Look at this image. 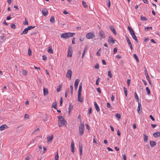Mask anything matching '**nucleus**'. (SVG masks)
Instances as JSON below:
<instances>
[{"label": "nucleus", "mask_w": 160, "mask_h": 160, "mask_svg": "<svg viewBox=\"0 0 160 160\" xmlns=\"http://www.w3.org/2000/svg\"><path fill=\"white\" fill-rule=\"evenodd\" d=\"M58 126L60 127L62 126H66L67 124V122L61 116H58Z\"/></svg>", "instance_id": "1"}, {"label": "nucleus", "mask_w": 160, "mask_h": 160, "mask_svg": "<svg viewBox=\"0 0 160 160\" xmlns=\"http://www.w3.org/2000/svg\"><path fill=\"white\" fill-rule=\"evenodd\" d=\"M74 35V33H65L61 34L60 36L61 38H65L72 37Z\"/></svg>", "instance_id": "2"}, {"label": "nucleus", "mask_w": 160, "mask_h": 160, "mask_svg": "<svg viewBox=\"0 0 160 160\" xmlns=\"http://www.w3.org/2000/svg\"><path fill=\"white\" fill-rule=\"evenodd\" d=\"M79 134L81 136H82L83 134L84 126V124L82 123V122H81V120L80 125L79 126Z\"/></svg>", "instance_id": "3"}, {"label": "nucleus", "mask_w": 160, "mask_h": 160, "mask_svg": "<svg viewBox=\"0 0 160 160\" xmlns=\"http://www.w3.org/2000/svg\"><path fill=\"white\" fill-rule=\"evenodd\" d=\"M95 35L93 33L90 32L86 35V37L88 39H91L94 38Z\"/></svg>", "instance_id": "4"}, {"label": "nucleus", "mask_w": 160, "mask_h": 160, "mask_svg": "<svg viewBox=\"0 0 160 160\" xmlns=\"http://www.w3.org/2000/svg\"><path fill=\"white\" fill-rule=\"evenodd\" d=\"M72 48L71 46H69L68 47V55L67 57H72Z\"/></svg>", "instance_id": "5"}, {"label": "nucleus", "mask_w": 160, "mask_h": 160, "mask_svg": "<svg viewBox=\"0 0 160 160\" xmlns=\"http://www.w3.org/2000/svg\"><path fill=\"white\" fill-rule=\"evenodd\" d=\"M72 75V71L71 70L69 69L68 70L67 72L66 77L67 78H69L70 79H71V78Z\"/></svg>", "instance_id": "6"}, {"label": "nucleus", "mask_w": 160, "mask_h": 160, "mask_svg": "<svg viewBox=\"0 0 160 160\" xmlns=\"http://www.w3.org/2000/svg\"><path fill=\"white\" fill-rule=\"evenodd\" d=\"M80 80L78 79H76L75 80L74 83V88L76 90H77L78 86V84Z\"/></svg>", "instance_id": "7"}, {"label": "nucleus", "mask_w": 160, "mask_h": 160, "mask_svg": "<svg viewBox=\"0 0 160 160\" xmlns=\"http://www.w3.org/2000/svg\"><path fill=\"white\" fill-rule=\"evenodd\" d=\"M138 112L139 114L142 112V108L141 105L140 103L138 102Z\"/></svg>", "instance_id": "8"}, {"label": "nucleus", "mask_w": 160, "mask_h": 160, "mask_svg": "<svg viewBox=\"0 0 160 160\" xmlns=\"http://www.w3.org/2000/svg\"><path fill=\"white\" fill-rule=\"evenodd\" d=\"M71 148L72 152L74 153V143L72 140L71 142Z\"/></svg>", "instance_id": "9"}, {"label": "nucleus", "mask_w": 160, "mask_h": 160, "mask_svg": "<svg viewBox=\"0 0 160 160\" xmlns=\"http://www.w3.org/2000/svg\"><path fill=\"white\" fill-rule=\"evenodd\" d=\"M99 34L100 36L101 37V39H102V38H105L104 33L103 31H100L99 33Z\"/></svg>", "instance_id": "10"}, {"label": "nucleus", "mask_w": 160, "mask_h": 160, "mask_svg": "<svg viewBox=\"0 0 160 160\" xmlns=\"http://www.w3.org/2000/svg\"><path fill=\"white\" fill-rule=\"evenodd\" d=\"M108 42L109 43L111 42L112 44H113L114 43L115 40L113 39L112 37H109L108 40Z\"/></svg>", "instance_id": "11"}, {"label": "nucleus", "mask_w": 160, "mask_h": 160, "mask_svg": "<svg viewBox=\"0 0 160 160\" xmlns=\"http://www.w3.org/2000/svg\"><path fill=\"white\" fill-rule=\"evenodd\" d=\"M94 103L96 110L97 112H99L100 111V109L98 105L96 102H94Z\"/></svg>", "instance_id": "12"}, {"label": "nucleus", "mask_w": 160, "mask_h": 160, "mask_svg": "<svg viewBox=\"0 0 160 160\" xmlns=\"http://www.w3.org/2000/svg\"><path fill=\"white\" fill-rule=\"evenodd\" d=\"M42 14L44 16H46L48 14V11L46 10H42Z\"/></svg>", "instance_id": "13"}, {"label": "nucleus", "mask_w": 160, "mask_h": 160, "mask_svg": "<svg viewBox=\"0 0 160 160\" xmlns=\"http://www.w3.org/2000/svg\"><path fill=\"white\" fill-rule=\"evenodd\" d=\"M78 100L81 102H82L83 101V99L81 98V94H78Z\"/></svg>", "instance_id": "14"}, {"label": "nucleus", "mask_w": 160, "mask_h": 160, "mask_svg": "<svg viewBox=\"0 0 160 160\" xmlns=\"http://www.w3.org/2000/svg\"><path fill=\"white\" fill-rule=\"evenodd\" d=\"M153 136L155 138H158L160 136V132H157L153 133Z\"/></svg>", "instance_id": "15"}, {"label": "nucleus", "mask_w": 160, "mask_h": 160, "mask_svg": "<svg viewBox=\"0 0 160 160\" xmlns=\"http://www.w3.org/2000/svg\"><path fill=\"white\" fill-rule=\"evenodd\" d=\"M8 128V127L6 125H3L0 127V130L2 131L5 128Z\"/></svg>", "instance_id": "16"}, {"label": "nucleus", "mask_w": 160, "mask_h": 160, "mask_svg": "<svg viewBox=\"0 0 160 160\" xmlns=\"http://www.w3.org/2000/svg\"><path fill=\"white\" fill-rule=\"evenodd\" d=\"M132 38H133L137 42H138V40L137 39L136 35L134 33H133L132 34H131Z\"/></svg>", "instance_id": "17"}, {"label": "nucleus", "mask_w": 160, "mask_h": 160, "mask_svg": "<svg viewBox=\"0 0 160 160\" xmlns=\"http://www.w3.org/2000/svg\"><path fill=\"white\" fill-rule=\"evenodd\" d=\"M43 90L44 95L45 96H46V95H48V90L47 88H43Z\"/></svg>", "instance_id": "18"}, {"label": "nucleus", "mask_w": 160, "mask_h": 160, "mask_svg": "<svg viewBox=\"0 0 160 160\" xmlns=\"http://www.w3.org/2000/svg\"><path fill=\"white\" fill-rule=\"evenodd\" d=\"M110 28L111 30L112 31L113 33L115 35H116L117 34V33H116V32L115 31V29L112 26H111Z\"/></svg>", "instance_id": "19"}, {"label": "nucleus", "mask_w": 160, "mask_h": 160, "mask_svg": "<svg viewBox=\"0 0 160 160\" xmlns=\"http://www.w3.org/2000/svg\"><path fill=\"white\" fill-rule=\"evenodd\" d=\"M49 48L48 50V52L50 53H53V50L52 49V48L51 46L49 47Z\"/></svg>", "instance_id": "20"}, {"label": "nucleus", "mask_w": 160, "mask_h": 160, "mask_svg": "<svg viewBox=\"0 0 160 160\" xmlns=\"http://www.w3.org/2000/svg\"><path fill=\"white\" fill-rule=\"evenodd\" d=\"M87 49H88L87 47H86L84 49L83 52L82 54V58H83V57H84V56L85 55V52H87Z\"/></svg>", "instance_id": "21"}, {"label": "nucleus", "mask_w": 160, "mask_h": 160, "mask_svg": "<svg viewBox=\"0 0 160 160\" xmlns=\"http://www.w3.org/2000/svg\"><path fill=\"white\" fill-rule=\"evenodd\" d=\"M150 144L152 147H153L156 145V142L154 141H150Z\"/></svg>", "instance_id": "22"}, {"label": "nucleus", "mask_w": 160, "mask_h": 160, "mask_svg": "<svg viewBox=\"0 0 160 160\" xmlns=\"http://www.w3.org/2000/svg\"><path fill=\"white\" fill-rule=\"evenodd\" d=\"M73 105L71 104H70L69 105V108H68V112H69V114L71 112V110L73 109Z\"/></svg>", "instance_id": "23"}, {"label": "nucleus", "mask_w": 160, "mask_h": 160, "mask_svg": "<svg viewBox=\"0 0 160 160\" xmlns=\"http://www.w3.org/2000/svg\"><path fill=\"white\" fill-rule=\"evenodd\" d=\"M28 29H27V28H25L24 29V30L21 33V35H22V34H26L28 33Z\"/></svg>", "instance_id": "24"}, {"label": "nucleus", "mask_w": 160, "mask_h": 160, "mask_svg": "<svg viewBox=\"0 0 160 160\" xmlns=\"http://www.w3.org/2000/svg\"><path fill=\"white\" fill-rule=\"evenodd\" d=\"M57 107V103L56 102H53V103L52 104V107L56 109Z\"/></svg>", "instance_id": "25"}, {"label": "nucleus", "mask_w": 160, "mask_h": 160, "mask_svg": "<svg viewBox=\"0 0 160 160\" xmlns=\"http://www.w3.org/2000/svg\"><path fill=\"white\" fill-rule=\"evenodd\" d=\"M82 145H81L80 144V145H79V150H80V156H81L82 154Z\"/></svg>", "instance_id": "26"}, {"label": "nucleus", "mask_w": 160, "mask_h": 160, "mask_svg": "<svg viewBox=\"0 0 160 160\" xmlns=\"http://www.w3.org/2000/svg\"><path fill=\"white\" fill-rule=\"evenodd\" d=\"M50 22L52 23H54L55 22V20L54 19V17L53 16H52L50 19Z\"/></svg>", "instance_id": "27"}, {"label": "nucleus", "mask_w": 160, "mask_h": 160, "mask_svg": "<svg viewBox=\"0 0 160 160\" xmlns=\"http://www.w3.org/2000/svg\"><path fill=\"white\" fill-rule=\"evenodd\" d=\"M133 57L134 59L136 60L137 62H139V59L136 54H133Z\"/></svg>", "instance_id": "28"}, {"label": "nucleus", "mask_w": 160, "mask_h": 160, "mask_svg": "<svg viewBox=\"0 0 160 160\" xmlns=\"http://www.w3.org/2000/svg\"><path fill=\"white\" fill-rule=\"evenodd\" d=\"M53 138V136L52 135L49 138H47V142H49L52 141Z\"/></svg>", "instance_id": "29"}, {"label": "nucleus", "mask_w": 160, "mask_h": 160, "mask_svg": "<svg viewBox=\"0 0 160 160\" xmlns=\"http://www.w3.org/2000/svg\"><path fill=\"white\" fill-rule=\"evenodd\" d=\"M128 28L131 34H132L133 33H134L133 30L131 27L128 26Z\"/></svg>", "instance_id": "30"}, {"label": "nucleus", "mask_w": 160, "mask_h": 160, "mask_svg": "<svg viewBox=\"0 0 160 160\" xmlns=\"http://www.w3.org/2000/svg\"><path fill=\"white\" fill-rule=\"evenodd\" d=\"M135 94V97L136 99V100L137 102H138V101L139 100V98H138V96L136 93V92L134 93Z\"/></svg>", "instance_id": "31"}, {"label": "nucleus", "mask_w": 160, "mask_h": 160, "mask_svg": "<svg viewBox=\"0 0 160 160\" xmlns=\"http://www.w3.org/2000/svg\"><path fill=\"white\" fill-rule=\"evenodd\" d=\"M62 87V86L61 85H59L57 89V92H59L60 91Z\"/></svg>", "instance_id": "32"}, {"label": "nucleus", "mask_w": 160, "mask_h": 160, "mask_svg": "<svg viewBox=\"0 0 160 160\" xmlns=\"http://www.w3.org/2000/svg\"><path fill=\"white\" fill-rule=\"evenodd\" d=\"M39 131V128H38L37 129L35 130L32 133V134H36L38 131Z\"/></svg>", "instance_id": "33"}, {"label": "nucleus", "mask_w": 160, "mask_h": 160, "mask_svg": "<svg viewBox=\"0 0 160 160\" xmlns=\"http://www.w3.org/2000/svg\"><path fill=\"white\" fill-rule=\"evenodd\" d=\"M27 74H28V72L26 70H25V69L22 70V74L23 75H27Z\"/></svg>", "instance_id": "34"}, {"label": "nucleus", "mask_w": 160, "mask_h": 160, "mask_svg": "<svg viewBox=\"0 0 160 160\" xmlns=\"http://www.w3.org/2000/svg\"><path fill=\"white\" fill-rule=\"evenodd\" d=\"M58 152H57L55 154V160H58Z\"/></svg>", "instance_id": "35"}, {"label": "nucleus", "mask_w": 160, "mask_h": 160, "mask_svg": "<svg viewBox=\"0 0 160 160\" xmlns=\"http://www.w3.org/2000/svg\"><path fill=\"white\" fill-rule=\"evenodd\" d=\"M141 20L142 21H147L148 20V19L146 17H143L142 16H141Z\"/></svg>", "instance_id": "36"}, {"label": "nucleus", "mask_w": 160, "mask_h": 160, "mask_svg": "<svg viewBox=\"0 0 160 160\" xmlns=\"http://www.w3.org/2000/svg\"><path fill=\"white\" fill-rule=\"evenodd\" d=\"M1 39L3 41H4L5 40V39L4 38L5 35L4 34H2V35L0 37Z\"/></svg>", "instance_id": "37"}, {"label": "nucleus", "mask_w": 160, "mask_h": 160, "mask_svg": "<svg viewBox=\"0 0 160 160\" xmlns=\"http://www.w3.org/2000/svg\"><path fill=\"white\" fill-rule=\"evenodd\" d=\"M28 55L29 56H30L32 55V51L31 49L30 48H29L28 49Z\"/></svg>", "instance_id": "38"}, {"label": "nucleus", "mask_w": 160, "mask_h": 160, "mask_svg": "<svg viewBox=\"0 0 160 160\" xmlns=\"http://www.w3.org/2000/svg\"><path fill=\"white\" fill-rule=\"evenodd\" d=\"M82 5L84 8H86L88 7V6L87 5L86 3V2H84L83 1H82Z\"/></svg>", "instance_id": "39"}, {"label": "nucleus", "mask_w": 160, "mask_h": 160, "mask_svg": "<svg viewBox=\"0 0 160 160\" xmlns=\"http://www.w3.org/2000/svg\"><path fill=\"white\" fill-rule=\"evenodd\" d=\"M143 136L144 137V142H147L148 138V136L145 134H143Z\"/></svg>", "instance_id": "40"}, {"label": "nucleus", "mask_w": 160, "mask_h": 160, "mask_svg": "<svg viewBox=\"0 0 160 160\" xmlns=\"http://www.w3.org/2000/svg\"><path fill=\"white\" fill-rule=\"evenodd\" d=\"M146 90L147 91L148 94V95H149L150 94L151 92H150V91L148 87H147L146 88Z\"/></svg>", "instance_id": "41"}, {"label": "nucleus", "mask_w": 160, "mask_h": 160, "mask_svg": "<svg viewBox=\"0 0 160 160\" xmlns=\"http://www.w3.org/2000/svg\"><path fill=\"white\" fill-rule=\"evenodd\" d=\"M35 27V26H29L27 28L28 30H29L32 29L34 28Z\"/></svg>", "instance_id": "42"}, {"label": "nucleus", "mask_w": 160, "mask_h": 160, "mask_svg": "<svg viewBox=\"0 0 160 160\" xmlns=\"http://www.w3.org/2000/svg\"><path fill=\"white\" fill-rule=\"evenodd\" d=\"M126 39L127 40V42H128L129 45L132 44L130 40H129V38H128V37H126Z\"/></svg>", "instance_id": "43"}, {"label": "nucleus", "mask_w": 160, "mask_h": 160, "mask_svg": "<svg viewBox=\"0 0 160 160\" xmlns=\"http://www.w3.org/2000/svg\"><path fill=\"white\" fill-rule=\"evenodd\" d=\"M108 76L110 78H111L112 77V74L111 71H109L108 72Z\"/></svg>", "instance_id": "44"}, {"label": "nucleus", "mask_w": 160, "mask_h": 160, "mask_svg": "<svg viewBox=\"0 0 160 160\" xmlns=\"http://www.w3.org/2000/svg\"><path fill=\"white\" fill-rule=\"evenodd\" d=\"M115 116L118 119L121 118V115L118 113H117L115 114Z\"/></svg>", "instance_id": "45"}, {"label": "nucleus", "mask_w": 160, "mask_h": 160, "mask_svg": "<svg viewBox=\"0 0 160 160\" xmlns=\"http://www.w3.org/2000/svg\"><path fill=\"white\" fill-rule=\"evenodd\" d=\"M146 78L147 80H148V82H149L150 84H151V82L150 81V80L149 79V76L148 75H147V76H146Z\"/></svg>", "instance_id": "46"}, {"label": "nucleus", "mask_w": 160, "mask_h": 160, "mask_svg": "<svg viewBox=\"0 0 160 160\" xmlns=\"http://www.w3.org/2000/svg\"><path fill=\"white\" fill-rule=\"evenodd\" d=\"M100 78H98L96 80V84L97 85H98L99 84V82Z\"/></svg>", "instance_id": "47"}, {"label": "nucleus", "mask_w": 160, "mask_h": 160, "mask_svg": "<svg viewBox=\"0 0 160 160\" xmlns=\"http://www.w3.org/2000/svg\"><path fill=\"white\" fill-rule=\"evenodd\" d=\"M23 24L24 25H28V21L27 20L26 18H25V22L23 23Z\"/></svg>", "instance_id": "48"}, {"label": "nucleus", "mask_w": 160, "mask_h": 160, "mask_svg": "<svg viewBox=\"0 0 160 160\" xmlns=\"http://www.w3.org/2000/svg\"><path fill=\"white\" fill-rule=\"evenodd\" d=\"M107 2H108V7L109 8L111 5V2L110 0H108V1H107Z\"/></svg>", "instance_id": "49"}, {"label": "nucleus", "mask_w": 160, "mask_h": 160, "mask_svg": "<svg viewBox=\"0 0 160 160\" xmlns=\"http://www.w3.org/2000/svg\"><path fill=\"white\" fill-rule=\"evenodd\" d=\"M152 27H145V30L146 31H148V29H152Z\"/></svg>", "instance_id": "50"}, {"label": "nucleus", "mask_w": 160, "mask_h": 160, "mask_svg": "<svg viewBox=\"0 0 160 160\" xmlns=\"http://www.w3.org/2000/svg\"><path fill=\"white\" fill-rule=\"evenodd\" d=\"M118 49L117 48H115L113 49V53L115 54L117 52Z\"/></svg>", "instance_id": "51"}, {"label": "nucleus", "mask_w": 160, "mask_h": 160, "mask_svg": "<svg viewBox=\"0 0 160 160\" xmlns=\"http://www.w3.org/2000/svg\"><path fill=\"white\" fill-rule=\"evenodd\" d=\"M69 90L68 89V90L67 91H66L65 92V97L66 98H67V96L68 95V94L69 93Z\"/></svg>", "instance_id": "52"}, {"label": "nucleus", "mask_w": 160, "mask_h": 160, "mask_svg": "<svg viewBox=\"0 0 160 160\" xmlns=\"http://www.w3.org/2000/svg\"><path fill=\"white\" fill-rule=\"evenodd\" d=\"M94 67L96 69H98L99 68V64L98 63H97L95 66Z\"/></svg>", "instance_id": "53"}, {"label": "nucleus", "mask_w": 160, "mask_h": 160, "mask_svg": "<svg viewBox=\"0 0 160 160\" xmlns=\"http://www.w3.org/2000/svg\"><path fill=\"white\" fill-rule=\"evenodd\" d=\"M48 119V116L46 115L45 118H43V120L44 122H45L46 121H47Z\"/></svg>", "instance_id": "54"}, {"label": "nucleus", "mask_w": 160, "mask_h": 160, "mask_svg": "<svg viewBox=\"0 0 160 160\" xmlns=\"http://www.w3.org/2000/svg\"><path fill=\"white\" fill-rule=\"evenodd\" d=\"M11 27L13 29H15L16 28L14 24H12L11 25Z\"/></svg>", "instance_id": "55"}, {"label": "nucleus", "mask_w": 160, "mask_h": 160, "mask_svg": "<svg viewBox=\"0 0 160 160\" xmlns=\"http://www.w3.org/2000/svg\"><path fill=\"white\" fill-rule=\"evenodd\" d=\"M42 59L43 60H46L47 59L46 56V55H43L42 57Z\"/></svg>", "instance_id": "56"}, {"label": "nucleus", "mask_w": 160, "mask_h": 160, "mask_svg": "<svg viewBox=\"0 0 160 160\" xmlns=\"http://www.w3.org/2000/svg\"><path fill=\"white\" fill-rule=\"evenodd\" d=\"M82 88H79L78 91V94H81Z\"/></svg>", "instance_id": "57"}, {"label": "nucleus", "mask_w": 160, "mask_h": 160, "mask_svg": "<svg viewBox=\"0 0 160 160\" xmlns=\"http://www.w3.org/2000/svg\"><path fill=\"white\" fill-rule=\"evenodd\" d=\"M86 129H88V131H89V130H90V127H89V125H88V124H86Z\"/></svg>", "instance_id": "58"}, {"label": "nucleus", "mask_w": 160, "mask_h": 160, "mask_svg": "<svg viewBox=\"0 0 160 160\" xmlns=\"http://www.w3.org/2000/svg\"><path fill=\"white\" fill-rule=\"evenodd\" d=\"M62 97H61L60 98V105L62 106Z\"/></svg>", "instance_id": "59"}, {"label": "nucleus", "mask_w": 160, "mask_h": 160, "mask_svg": "<svg viewBox=\"0 0 160 160\" xmlns=\"http://www.w3.org/2000/svg\"><path fill=\"white\" fill-rule=\"evenodd\" d=\"M122 157L123 160H126V157L125 154L122 155Z\"/></svg>", "instance_id": "60"}, {"label": "nucleus", "mask_w": 160, "mask_h": 160, "mask_svg": "<svg viewBox=\"0 0 160 160\" xmlns=\"http://www.w3.org/2000/svg\"><path fill=\"white\" fill-rule=\"evenodd\" d=\"M29 117V115H28V114H26L24 115V118H27L28 119Z\"/></svg>", "instance_id": "61"}, {"label": "nucleus", "mask_w": 160, "mask_h": 160, "mask_svg": "<svg viewBox=\"0 0 160 160\" xmlns=\"http://www.w3.org/2000/svg\"><path fill=\"white\" fill-rule=\"evenodd\" d=\"M107 107H108V108H112V107L109 102L107 103Z\"/></svg>", "instance_id": "62"}, {"label": "nucleus", "mask_w": 160, "mask_h": 160, "mask_svg": "<svg viewBox=\"0 0 160 160\" xmlns=\"http://www.w3.org/2000/svg\"><path fill=\"white\" fill-rule=\"evenodd\" d=\"M100 49H99V50L96 52V54L97 56H99L100 55V53L99 52Z\"/></svg>", "instance_id": "63"}, {"label": "nucleus", "mask_w": 160, "mask_h": 160, "mask_svg": "<svg viewBox=\"0 0 160 160\" xmlns=\"http://www.w3.org/2000/svg\"><path fill=\"white\" fill-rule=\"evenodd\" d=\"M149 117L153 121H154L155 120V119L152 116V115H150L149 116Z\"/></svg>", "instance_id": "64"}]
</instances>
